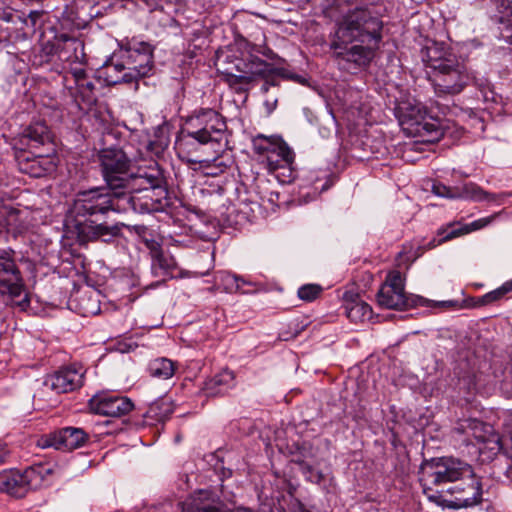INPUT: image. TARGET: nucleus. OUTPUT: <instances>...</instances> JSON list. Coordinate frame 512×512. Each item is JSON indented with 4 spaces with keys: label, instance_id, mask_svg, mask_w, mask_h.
I'll return each mask as SVG.
<instances>
[{
    "label": "nucleus",
    "instance_id": "e433bc0d",
    "mask_svg": "<svg viewBox=\"0 0 512 512\" xmlns=\"http://www.w3.org/2000/svg\"><path fill=\"white\" fill-rule=\"evenodd\" d=\"M323 288L319 284H305L298 289V297L305 302H312L320 297Z\"/></svg>",
    "mask_w": 512,
    "mask_h": 512
},
{
    "label": "nucleus",
    "instance_id": "49530a36",
    "mask_svg": "<svg viewBox=\"0 0 512 512\" xmlns=\"http://www.w3.org/2000/svg\"><path fill=\"white\" fill-rule=\"evenodd\" d=\"M36 18H37V15H34V14L31 13L28 16V18L24 20V24H25L26 27H28L29 23H31V28L28 31L24 32L25 36H28L31 32L34 31L33 27H34V25L36 23Z\"/></svg>",
    "mask_w": 512,
    "mask_h": 512
},
{
    "label": "nucleus",
    "instance_id": "f704fd0d",
    "mask_svg": "<svg viewBox=\"0 0 512 512\" xmlns=\"http://www.w3.org/2000/svg\"><path fill=\"white\" fill-rule=\"evenodd\" d=\"M198 177H218L226 170L225 162H188Z\"/></svg>",
    "mask_w": 512,
    "mask_h": 512
},
{
    "label": "nucleus",
    "instance_id": "39448f33",
    "mask_svg": "<svg viewBox=\"0 0 512 512\" xmlns=\"http://www.w3.org/2000/svg\"><path fill=\"white\" fill-rule=\"evenodd\" d=\"M239 74L232 72L224 73L225 82L235 90L236 93H245L253 88L260 80L264 83L261 92L267 93L272 86L278 85V78L284 75V69L275 67L258 57H251L248 61L236 65Z\"/></svg>",
    "mask_w": 512,
    "mask_h": 512
},
{
    "label": "nucleus",
    "instance_id": "13d9d810",
    "mask_svg": "<svg viewBox=\"0 0 512 512\" xmlns=\"http://www.w3.org/2000/svg\"><path fill=\"white\" fill-rule=\"evenodd\" d=\"M447 304H448L447 302H441V303H439V305H443V306H444V305H447Z\"/></svg>",
    "mask_w": 512,
    "mask_h": 512
},
{
    "label": "nucleus",
    "instance_id": "1a4fd4ad",
    "mask_svg": "<svg viewBox=\"0 0 512 512\" xmlns=\"http://www.w3.org/2000/svg\"><path fill=\"white\" fill-rule=\"evenodd\" d=\"M154 47L140 37L125 38L119 42L115 58L121 59L135 78L139 81L152 72Z\"/></svg>",
    "mask_w": 512,
    "mask_h": 512
},
{
    "label": "nucleus",
    "instance_id": "f3484780",
    "mask_svg": "<svg viewBox=\"0 0 512 512\" xmlns=\"http://www.w3.org/2000/svg\"><path fill=\"white\" fill-rule=\"evenodd\" d=\"M462 481L448 490L454 497L452 506L466 508L479 504L482 501V484L475 475L473 468L471 474L467 475Z\"/></svg>",
    "mask_w": 512,
    "mask_h": 512
},
{
    "label": "nucleus",
    "instance_id": "2eb2a0df",
    "mask_svg": "<svg viewBox=\"0 0 512 512\" xmlns=\"http://www.w3.org/2000/svg\"><path fill=\"white\" fill-rule=\"evenodd\" d=\"M71 76L73 78V85L68 84L67 75L63 76L64 86L68 94L72 97L73 102L81 108L84 104L88 107L92 106L97 101L95 82L90 77L83 67L71 68Z\"/></svg>",
    "mask_w": 512,
    "mask_h": 512
},
{
    "label": "nucleus",
    "instance_id": "5fc2aeb1",
    "mask_svg": "<svg viewBox=\"0 0 512 512\" xmlns=\"http://www.w3.org/2000/svg\"><path fill=\"white\" fill-rule=\"evenodd\" d=\"M15 69L19 72L26 67L25 61L21 59L17 64H14Z\"/></svg>",
    "mask_w": 512,
    "mask_h": 512
},
{
    "label": "nucleus",
    "instance_id": "de8ad7c7",
    "mask_svg": "<svg viewBox=\"0 0 512 512\" xmlns=\"http://www.w3.org/2000/svg\"><path fill=\"white\" fill-rule=\"evenodd\" d=\"M264 105L266 107L267 113L271 114L275 110V108L277 106V100L276 99L274 101L266 100L264 102Z\"/></svg>",
    "mask_w": 512,
    "mask_h": 512
},
{
    "label": "nucleus",
    "instance_id": "5701e85b",
    "mask_svg": "<svg viewBox=\"0 0 512 512\" xmlns=\"http://www.w3.org/2000/svg\"><path fill=\"white\" fill-rule=\"evenodd\" d=\"M450 58H457V56L444 42L427 41L421 49V59L427 68L432 69L433 74L443 69Z\"/></svg>",
    "mask_w": 512,
    "mask_h": 512
},
{
    "label": "nucleus",
    "instance_id": "c9c22d12",
    "mask_svg": "<svg viewBox=\"0 0 512 512\" xmlns=\"http://www.w3.org/2000/svg\"><path fill=\"white\" fill-rule=\"evenodd\" d=\"M168 144V137L161 133L160 135H156L155 139L150 140L146 148L147 151L151 153V156L161 158L163 153L167 149Z\"/></svg>",
    "mask_w": 512,
    "mask_h": 512
},
{
    "label": "nucleus",
    "instance_id": "2f4dec72",
    "mask_svg": "<svg viewBox=\"0 0 512 512\" xmlns=\"http://www.w3.org/2000/svg\"><path fill=\"white\" fill-rule=\"evenodd\" d=\"M15 167L32 178L45 177L56 169L55 162H14Z\"/></svg>",
    "mask_w": 512,
    "mask_h": 512
},
{
    "label": "nucleus",
    "instance_id": "58836bf2",
    "mask_svg": "<svg viewBox=\"0 0 512 512\" xmlns=\"http://www.w3.org/2000/svg\"><path fill=\"white\" fill-rule=\"evenodd\" d=\"M79 310L84 317H88L96 315L100 311V307L98 301L91 295H83L79 302Z\"/></svg>",
    "mask_w": 512,
    "mask_h": 512
},
{
    "label": "nucleus",
    "instance_id": "473e14b6",
    "mask_svg": "<svg viewBox=\"0 0 512 512\" xmlns=\"http://www.w3.org/2000/svg\"><path fill=\"white\" fill-rule=\"evenodd\" d=\"M269 173L275 176L280 183H291L296 178L293 162H263Z\"/></svg>",
    "mask_w": 512,
    "mask_h": 512
},
{
    "label": "nucleus",
    "instance_id": "9b49d317",
    "mask_svg": "<svg viewBox=\"0 0 512 512\" xmlns=\"http://www.w3.org/2000/svg\"><path fill=\"white\" fill-rule=\"evenodd\" d=\"M42 466H32L23 472L9 470L0 473V492L16 498L24 497L30 490L37 489L42 481Z\"/></svg>",
    "mask_w": 512,
    "mask_h": 512
},
{
    "label": "nucleus",
    "instance_id": "4c0bfd02",
    "mask_svg": "<svg viewBox=\"0 0 512 512\" xmlns=\"http://www.w3.org/2000/svg\"><path fill=\"white\" fill-rule=\"evenodd\" d=\"M510 292H512V280H509L497 289L486 293L484 300L488 302V305H491L506 298L507 294Z\"/></svg>",
    "mask_w": 512,
    "mask_h": 512
},
{
    "label": "nucleus",
    "instance_id": "412c9836",
    "mask_svg": "<svg viewBox=\"0 0 512 512\" xmlns=\"http://www.w3.org/2000/svg\"><path fill=\"white\" fill-rule=\"evenodd\" d=\"M130 162H102V173L111 190L122 188L134 189L132 184L134 171Z\"/></svg>",
    "mask_w": 512,
    "mask_h": 512
},
{
    "label": "nucleus",
    "instance_id": "f257e3e1",
    "mask_svg": "<svg viewBox=\"0 0 512 512\" xmlns=\"http://www.w3.org/2000/svg\"><path fill=\"white\" fill-rule=\"evenodd\" d=\"M382 28L375 5L349 10L337 23L331 43L339 67L352 74L368 68L382 41Z\"/></svg>",
    "mask_w": 512,
    "mask_h": 512
},
{
    "label": "nucleus",
    "instance_id": "c03bdc74",
    "mask_svg": "<svg viewBox=\"0 0 512 512\" xmlns=\"http://www.w3.org/2000/svg\"><path fill=\"white\" fill-rule=\"evenodd\" d=\"M433 192L442 197L452 198L449 194H454V189L446 187L444 185H434Z\"/></svg>",
    "mask_w": 512,
    "mask_h": 512
},
{
    "label": "nucleus",
    "instance_id": "72a5a7b5",
    "mask_svg": "<svg viewBox=\"0 0 512 512\" xmlns=\"http://www.w3.org/2000/svg\"><path fill=\"white\" fill-rule=\"evenodd\" d=\"M345 310L347 317L353 322H361L372 316L370 305L359 299L358 296L346 304Z\"/></svg>",
    "mask_w": 512,
    "mask_h": 512
},
{
    "label": "nucleus",
    "instance_id": "4be33fe9",
    "mask_svg": "<svg viewBox=\"0 0 512 512\" xmlns=\"http://www.w3.org/2000/svg\"><path fill=\"white\" fill-rule=\"evenodd\" d=\"M134 194L130 197V201L135 210L141 212L155 211L161 208V198H166L167 191L160 185L143 186L133 189Z\"/></svg>",
    "mask_w": 512,
    "mask_h": 512
},
{
    "label": "nucleus",
    "instance_id": "79ce46f5",
    "mask_svg": "<svg viewBox=\"0 0 512 512\" xmlns=\"http://www.w3.org/2000/svg\"><path fill=\"white\" fill-rule=\"evenodd\" d=\"M99 160H129L126 153L118 145H111L108 148H102L99 153Z\"/></svg>",
    "mask_w": 512,
    "mask_h": 512
},
{
    "label": "nucleus",
    "instance_id": "9d476101",
    "mask_svg": "<svg viewBox=\"0 0 512 512\" xmlns=\"http://www.w3.org/2000/svg\"><path fill=\"white\" fill-rule=\"evenodd\" d=\"M28 59L35 69L53 72L58 75L64 74V66H62L58 46L56 45L54 26L44 28L39 46L33 49Z\"/></svg>",
    "mask_w": 512,
    "mask_h": 512
},
{
    "label": "nucleus",
    "instance_id": "a18cd8bd",
    "mask_svg": "<svg viewBox=\"0 0 512 512\" xmlns=\"http://www.w3.org/2000/svg\"><path fill=\"white\" fill-rule=\"evenodd\" d=\"M300 455L303 458L309 457L312 455V445L310 443L304 442L299 448Z\"/></svg>",
    "mask_w": 512,
    "mask_h": 512
},
{
    "label": "nucleus",
    "instance_id": "a19ab883",
    "mask_svg": "<svg viewBox=\"0 0 512 512\" xmlns=\"http://www.w3.org/2000/svg\"><path fill=\"white\" fill-rule=\"evenodd\" d=\"M287 330H282L279 333V339L282 341H289L295 339L305 328L306 324L299 322L297 319L288 324Z\"/></svg>",
    "mask_w": 512,
    "mask_h": 512
},
{
    "label": "nucleus",
    "instance_id": "20e7f679",
    "mask_svg": "<svg viewBox=\"0 0 512 512\" xmlns=\"http://www.w3.org/2000/svg\"><path fill=\"white\" fill-rule=\"evenodd\" d=\"M472 466L454 457H440L426 460L420 467L419 481L423 493L430 499L436 500L434 488L450 482L463 480L471 474Z\"/></svg>",
    "mask_w": 512,
    "mask_h": 512
},
{
    "label": "nucleus",
    "instance_id": "7c9ffc66",
    "mask_svg": "<svg viewBox=\"0 0 512 512\" xmlns=\"http://www.w3.org/2000/svg\"><path fill=\"white\" fill-rule=\"evenodd\" d=\"M147 369L151 377L160 380H167L175 374L177 364L168 358L161 357L151 360Z\"/></svg>",
    "mask_w": 512,
    "mask_h": 512
},
{
    "label": "nucleus",
    "instance_id": "a211bd4d",
    "mask_svg": "<svg viewBox=\"0 0 512 512\" xmlns=\"http://www.w3.org/2000/svg\"><path fill=\"white\" fill-rule=\"evenodd\" d=\"M89 408L93 413L102 416L122 417L133 410L134 404L127 397L100 394L90 399Z\"/></svg>",
    "mask_w": 512,
    "mask_h": 512
},
{
    "label": "nucleus",
    "instance_id": "864d4df0",
    "mask_svg": "<svg viewBox=\"0 0 512 512\" xmlns=\"http://www.w3.org/2000/svg\"><path fill=\"white\" fill-rule=\"evenodd\" d=\"M335 177L333 175H329L327 182L322 186L321 190L325 191L327 190L333 183H334Z\"/></svg>",
    "mask_w": 512,
    "mask_h": 512
},
{
    "label": "nucleus",
    "instance_id": "7ed1b4c3",
    "mask_svg": "<svg viewBox=\"0 0 512 512\" xmlns=\"http://www.w3.org/2000/svg\"><path fill=\"white\" fill-rule=\"evenodd\" d=\"M227 125L222 115L211 108H202L187 117L176 139V147L182 151L191 140L199 144L226 141Z\"/></svg>",
    "mask_w": 512,
    "mask_h": 512
},
{
    "label": "nucleus",
    "instance_id": "393cba45",
    "mask_svg": "<svg viewBox=\"0 0 512 512\" xmlns=\"http://www.w3.org/2000/svg\"><path fill=\"white\" fill-rule=\"evenodd\" d=\"M494 218L495 216L485 217L469 224H461L459 221H454L443 225L437 230V236L441 237L438 239V243H445L454 238L480 230L488 226Z\"/></svg>",
    "mask_w": 512,
    "mask_h": 512
},
{
    "label": "nucleus",
    "instance_id": "423d86ee",
    "mask_svg": "<svg viewBox=\"0 0 512 512\" xmlns=\"http://www.w3.org/2000/svg\"><path fill=\"white\" fill-rule=\"evenodd\" d=\"M394 114L404 134L417 138V142L432 144L446 134L438 122L427 119V111L420 103L401 101Z\"/></svg>",
    "mask_w": 512,
    "mask_h": 512
},
{
    "label": "nucleus",
    "instance_id": "bb28decb",
    "mask_svg": "<svg viewBox=\"0 0 512 512\" xmlns=\"http://www.w3.org/2000/svg\"><path fill=\"white\" fill-rule=\"evenodd\" d=\"M452 198L470 199L474 201L503 202L507 194H493L484 191L475 183L469 182L462 187L454 188V194H449Z\"/></svg>",
    "mask_w": 512,
    "mask_h": 512
},
{
    "label": "nucleus",
    "instance_id": "cd10ccee",
    "mask_svg": "<svg viewBox=\"0 0 512 512\" xmlns=\"http://www.w3.org/2000/svg\"><path fill=\"white\" fill-rule=\"evenodd\" d=\"M152 270L155 275L173 276L177 263L172 255L162 250L159 244L153 243L150 247Z\"/></svg>",
    "mask_w": 512,
    "mask_h": 512
},
{
    "label": "nucleus",
    "instance_id": "8fccbe9b",
    "mask_svg": "<svg viewBox=\"0 0 512 512\" xmlns=\"http://www.w3.org/2000/svg\"><path fill=\"white\" fill-rule=\"evenodd\" d=\"M484 298H485V294L475 298L474 299V306L475 307L487 306L488 302H486V300H484Z\"/></svg>",
    "mask_w": 512,
    "mask_h": 512
},
{
    "label": "nucleus",
    "instance_id": "aec40b11",
    "mask_svg": "<svg viewBox=\"0 0 512 512\" xmlns=\"http://www.w3.org/2000/svg\"><path fill=\"white\" fill-rule=\"evenodd\" d=\"M96 77L98 80H102L107 86L121 83H135V90L138 89V80L127 70L126 65L122 63L121 59L115 58V53L110 61L105 62L103 66L97 70Z\"/></svg>",
    "mask_w": 512,
    "mask_h": 512
},
{
    "label": "nucleus",
    "instance_id": "6ab92c4d",
    "mask_svg": "<svg viewBox=\"0 0 512 512\" xmlns=\"http://www.w3.org/2000/svg\"><path fill=\"white\" fill-rule=\"evenodd\" d=\"M253 150L259 156L274 155L279 160H294L295 152L293 148L280 135L266 136L263 134L256 135L252 140Z\"/></svg>",
    "mask_w": 512,
    "mask_h": 512
},
{
    "label": "nucleus",
    "instance_id": "4468645a",
    "mask_svg": "<svg viewBox=\"0 0 512 512\" xmlns=\"http://www.w3.org/2000/svg\"><path fill=\"white\" fill-rule=\"evenodd\" d=\"M56 45L58 46L59 57L61 58L64 73L71 68H80L86 63L84 43L78 37L55 27Z\"/></svg>",
    "mask_w": 512,
    "mask_h": 512
},
{
    "label": "nucleus",
    "instance_id": "a878e982",
    "mask_svg": "<svg viewBox=\"0 0 512 512\" xmlns=\"http://www.w3.org/2000/svg\"><path fill=\"white\" fill-rule=\"evenodd\" d=\"M235 379L234 371L223 368L214 376L204 381L202 391L206 396L224 395L235 386Z\"/></svg>",
    "mask_w": 512,
    "mask_h": 512
},
{
    "label": "nucleus",
    "instance_id": "37998d69",
    "mask_svg": "<svg viewBox=\"0 0 512 512\" xmlns=\"http://www.w3.org/2000/svg\"><path fill=\"white\" fill-rule=\"evenodd\" d=\"M500 448L512 460V417L506 425L505 434L499 440Z\"/></svg>",
    "mask_w": 512,
    "mask_h": 512
},
{
    "label": "nucleus",
    "instance_id": "6e6552de",
    "mask_svg": "<svg viewBox=\"0 0 512 512\" xmlns=\"http://www.w3.org/2000/svg\"><path fill=\"white\" fill-rule=\"evenodd\" d=\"M15 148L35 158L59 157L55 135L44 120L30 122L15 139Z\"/></svg>",
    "mask_w": 512,
    "mask_h": 512
},
{
    "label": "nucleus",
    "instance_id": "f03ea898",
    "mask_svg": "<svg viewBox=\"0 0 512 512\" xmlns=\"http://www.w3.org/2000/svg\"><path fill=\"white\" fill-rule=\"evenodd\" d=\"M113 209V199L109 193L100 189L81 192L77 195L71 208L74 217L73 228L80 244L102 240L109 243L121 233V226L116 224H96L92 219L104 215Z\"/></svg>",
    "mask_w": 512,
    "mask_h": 512
},
{
    "label": "nucleus",
    "instance_id": "c85d7f7f",
    "mask_svg": "<svg viewBox=\"0 0 512 512\" xmlns=\"http://www.w3.org/2000/svg\"><path fill=\"white\" fill-rule=\"evenodd\" d=\"M493 9L491 10L492 19L503 26V29L510 34L506 37H512V1L511 0H490Z\"/></svg>",
    "mask_w": 512,
    "mask_h": 512
},
{
    "label": "nucleus",
    "instance_id": "ddd939ff",
    "mask_svg": "<svg viewBox=\"0 0 512 512\" xmlns=\"http://www.w3.org/2000/svg\"><path fill=\"white\" fill-rule=\"evenodd\" d=\"M89 440V434L79 427H64L42 435L37 444L41 448L53 447L60 451H73L83 447Z\"/></svg>",
    "mask_w": 512,
    "mask_h": 512
},
{
    "label": "nucleus",
    "instance_id": "3c124183",
    "mask_svg": "<svg viewBox=\"0 0 512 512\" xmlns=\"http://www.w3.org/2000/svg\"><path fill=\"white\" fill-rule=\"evenodd\" d=\"M29 303H30V299L27 295L24 296V298L17 302V305L22 309V310H25L28 306H29Z\"/></svg>",
    "mask_w": 512,
    "mask_h": 512
},
{
    "label": "nucleus",
    "instance_id": "09e8293b",
    "mask_svg": "<svg viewBox=\"0 0 512 512\" xmlns=\"http://www.w3.org/2000/svg\"><path fill=\"white\" fill-rule=\"evenodd\" d=\"M8 456V450L5 445L0 444V464L4 463Z\"/></svg>",
    "mask_w": 512,
    "mask_h": 512
},
{
    "label": "nucleus",
    "instance_id": "b1692460",
    "mask_svg": "<svg viewBox=\"0 0 512 512\" xmlns=\"http://www.w3.org/2000/svg\"><path fill=\"white\" fill-rule=\"evenodd\" d=\"M84 372L82 368L69 366L60 369L46 384L50 383V387L57 393H68L80 388L83 385Z\"/></svg>",
    "mask_w": 512,
    "mask_h": 512
},
{
    "label": "nucleus",
    "instance_id": "0eeeda50",
    "mask_svg": "<svg viewBox=\"0 0 512 512\" xmlns=\"http://www.w3.org/2000/svg\"><path fill=\"white\" fill-rule=\"evenodd\" d=\"M376 300L384 309L406 310L417 306H427L429 300L405 291V277L398 270L387 273L385 281L380 286Z\"/></svg>",
    "mask_w": 512,
    "mask_h": 512
},
{
    "label": "nucleus",
    "instance_id": "f8f14e48",
    "mask_svg": "<svg viewBox=\"0 0 512 512\" xmlns=\"http://www.w3.org/2000/svg\"><path fill=\"white\" fill-rule=\"evenodd\" d=\"M448 64L432 76V82L437 94L455 95L463 91L471 76L463 62L458 58L448 59Z\"/></svg>",
    "mask_w": 512,
    "mask_h": 512
},
{
    "label": "nucleus",
    "instance_id": "4d7b16f0",
    "mask_svg": "<svg viewBox=\"0 0 512 512\" xmlns=\"http://www.w3.org/2000/svg\"><path fill=\"white\" fill-rule=\"evenodd\" d=\"M457 133H458V134H463V133H464V130H463V129H459V130H457Z\"/></svg>",
    "mask_w": 512,
    "mask_h": 512
},
{
    "label": "nucleus",
    "instance_id": "ea45409f",
    "mask_svg": "<svg viewBox=\"0 0 512 512\" xmlns=\"http://www.w3.org/2000/svg\"><path fill=\"white\" fill-rule=\"evenodd\" d=\"M463 427L470 430L478 441L484 442L486 440L485 432L487 425L484 422L477 419H468Z\"/></svg>",
    "mask_w": 512,
    "mask_h": 512
},
{
    "label": "nucleus",
    "instance_id": "c756f323",
    "mask_svg": "<svg viewBox=\"0 0 512 512\" xmlns=\"http://www.w3.org/2000/svg\"><path fill=\"white\" fill-rule=\"evenodd\" d=\"M162 172L158 167V162H154V166L147 168L138 167L134 171L133 181L134 189L141 188L143 186H158L162 183Z\"/></svg>",
    "mask_w": 512,
    "mask_h": 512
},
{
    "label": "nucleus",
    "instance_id": "dca6fc26",
    "mask_svg": "<svg viewBox=\"0 0 512 512\" xmlns=\"http://www.w3.org/2000/svg\"><path fill=\"white\" fill-rule=\"evenodd\" d=\"M25 284L12 254L0 251V293L12 298L22 294Z\"/></svg>",
    "mask_w": 512,
    "mask_h": 512
},
{
    "label": "nucleus",
    "instance_id": "6e6d98bb",
    "mask_svg": "<svg viewBox=\"0 0 512 512\" xmlns=\"http://www.w3.org/2000/svg\"><path fill=\"white\" fill-rule=\"evenodd\" d=\"M442 243H438V239L436 238H433L429 243H428V248L429 249H432V248H435L437 247L438 245H441Z\"/></svg>",
    "mask_w": 512,
    "mask_h": 512
},
{
    "label": "nucleus",
    "instance_id": "603ef678",
    "mask_svg": "<svg viewBox=\"0 0 512 512\" xmlns=\"http://www.w3.org/2000/svg\"><path fill=\"white\" fill-rule=\"evenodd\" d=\"M296 464H299L300 466H302L304 469H307V470H311V466L307 465L304 461V458L300 455L299 457L295 458L293 460Z\"/></svg>",
    "mask_w": 512,
    "mask_h": 512
}]
</instances>
